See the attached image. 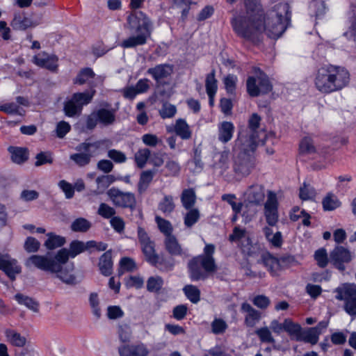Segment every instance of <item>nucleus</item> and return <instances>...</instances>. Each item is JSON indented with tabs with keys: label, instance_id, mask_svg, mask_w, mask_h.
Instances as JSON below:
<instances>
[{
	"label": "nucleus",
	"instance_id": "1",
	"mask_svg": "<svg viewBox=\"0 0 356 356\" xmlns=\"http://www.w3.org/2000/svg\"><path fill=\"white\" fill-rule=\"evenodd\" d=\"M246 15H235L231 24L240 37L253 42L260 41L264 32L268 38L277 39L286 31L291 19L289 6L280 3L264 16L259 0H244Z\"/></svg>",
	"mask_w": 356,
	"mask_h": 356
},
{
	"label": "nucleus",
	"instance_id": "2",
	"mask_svg": "<svg viewBox=\"0 0 356 356\" xmlns=\"http://www.w3.org/2000/svg\"><path fill=\"white\" fill-rule=\"evenodd\" d=\"M350 76L349 72L343 67L325 65L317 70L314 85L321 93L330 94L348 86Z\"/></svg>",
	"mask_w": 356,
	"mask_h": 356
},
{
	"label": "nucleus",
	"instance_id": "3",
	"mask_svg": "<svg viewBox=\"0 0 356 356\" xmlns=\"http://www.w3.org/2000/svg\"><path fill=\"white\" fill-rule=\"evenodd\" d=\"M127 26L131 31L138 34L124 40L120 46L123 48H134L143 45L150 37L152 24L147 15L140 10L133 11L127 17Z\"/></svg>",
	"mask_w": 356,
	"mask_h": 356
},
{
	"label": "nucleus",
	"instance_id": "4",
	"mask_svg": "<svg viewBox=\"0 0 356 356\" xmlns=\"http://www.w3.org/2000/svg\"><path fill=\"white\" fill-rule=\"evenodd\" d=\"M102 144L100 141L82 143L76 147V150L79 152L71 154L70 159L79 167H85L90 163L91 159Z\"/></svg>",
	"mask_w": 356,
	"mask_h": 356
},
{
	"label": "nucleus",
	"instance_id": "5",
	"mask_svg": "<svg viewBox=\"0 0 356 356\" xmlns=\"http://www.w3.org/2000/svg\"><path fill=\"white\" fill-rule=\"evenodd\" d=\"M336 298L344 301V310L350 316L356 317V284L345 283L335 289Z\"/></svg>",
	"mask_w": 356,
	"mask_h": 356
},
{
	"label": "nucleus",
	"instance_id": "6",
	"mask_svg": "<svg viewBox=\"0 0 356 356\" xmlns=\"http://www.w3.org/2000/svg\"><path fill=\"white\" fill-rule=\"evenodd\" d=\"M259 140L254 136V133L247 131L239 132L238 138L234 141L232 149L233 154H253L258 145Z\"/></svg>",
	"mask_w": 356,
	"mask_h": 356
},
{
	"label": "nucleus",
	"instance_id": "7",
	"mask_svg": "<svg viewBox=\"0 0 356 356\" xmlns=\"http://www.w3.org/2000/svg\"><path fill=\"white\" fill-rule=\"evenodd\" d=\"M247 92L251 97L266 94L272 90L268 77L259 71L257 76H250L247 80Z\"/></svg>",
	"mask_w": 356,
	"mask_h": 356
},
{
	"label": "nucleus",
	"instance_id": "8",
	"mask_svg": "<svg viewBox=\"0 0 356 356\" xmlns=\"http://www.w3.org/2000/svg\"><path fill=\"white\" fill-rule=\"evenodd\" d=\"M233 169L236 174L246 177L255 167V158L253 154H233Z\"/></svg>",
	"mask_w": 356,
	"mask_h": 356
},
{
	"label": "nucleus",
	"instance_id": "9",
	"mask_svg": "<svg viewBox=\"0 0 356 356\" xmlns=\"http://www.w3.org/2000/svg\"><path fill=\"white\" fill-rule=\"evenodd\" d=\"M107 195L116 207L132 209L136 205L135 195L132 193L123 192L113 187L107 191Z\"/></svg>",
	"mask_w": 356,
	"mask_h": 356
},
{
	"label": "nucleus",
	"instance_id": "10",
	"mask_svg": "<svg viewBox=\"0 0 356 356\" xmlns=\"http://www.w3.org/2000/svg\"><path fill=\"white\" fill-rule=\"evenodd\" d=\"M278 202L276 194L268 191L267 193V200L264 204V215L267 223L270 226H275L278 221Z\"/></svg>",
	"mask_w": 356,
	"mask_h": 356
},
{
	"label": "nucleus",
	"instance_id": "11",
	"mask_svg": "<svg viewBox=\"0 0 356 356\" xmlns=\"http://www.w3.org/2000/svg\"><path fill=\"white\" fill-rule=\"evenodd\" d=\"M215 252V245L207 244L202 255L194 257L188 264V267H216L213 254Z\"/></svg>",
	"mask_w": 356,
	"mask_h": 356
},
{
	"label": "nucleus",
	"instance_id": "12",
	"mask_svg": "<svg viewBox=\"0 0 356 356\" xmlns=\"http://www.w3.org/2000/svg\"><path fill=\"white\" fill-rule=\"evenodd\" d=\"M355 257L353 252L343 246H336L330 252V263L334 266L349 264Z\"/></svg>",
	"mask_w": 356,
	"mask_h": 356
},
{
	"label": "nucleus",
	"instance_id": "13",
	"mask_svg": "<svg viewBox=\"0 0 356 356\" xmlns=\"http://www.w3.org/2000/svg\"><path fill=\"white\" fill-rule=\"evenodd\" d=\"M262 264L266 267H274L275 266H297L298 265V261L294 257L287 255L282 256L280 259L273 257L268 252L264 253L261 256Z\"/></svg>",
	"mask_w": 356,
	"mask_h": 356
},
{
	"label": "nucleus",
	"instance_id": "14",
	"mask_svg": "<svg viewBox=\"0 0 356 356\" xmlns=\"http://www.w3.org/2000/svg\"><path fill=\"white\" fill-rule=\"evenodd\" d=\"M58 58L55 55H49L44 51L40 52L33 58V62L36 65L55 72L58 68Z\"/></svg>",
	"mask_w": 356,
	"mask_h": 356
},
{
	"label": "nucleus",
	"instance_id": "15",
	"mask_svg": "<svg viewBox=\"0 0 356 356\" xmlns=\"http://www.w3.org/2000/svg\"><path fill=\"white\" fill-rule=\"evenodd\" d=\"M245 196L248 202L255 205H261L263 204L266 196L265 188L261 184H252L247 189Z\"/></svg>",
	"mask_w": 356,
	"mask_h": 356
},
{
	"label": "nucleus",
	"instance_id": "16",
	"mask_svg": "<svg viewBox=\"0 0 356 356\" xmlns=\"http://www.w3.org/2000/svg\"><path fill=\"white\" fill-rule=\"evenodd\" d=\"M118 353L120 356H148L149 353L147 346L141 342L120 346Z\"/></svg>",
	"mask_w": 356,
	"mask_h": 356
},
{
	"label": "nucleus",
	"instance_id": "17",
	"mask_svg": "<svg viewBox=\"0 0 356 356\" xmlns=\"http://www.w3.org/2000/svg\"><path fill=\"white\" fill-rule=\"evenodd\" d=\"M60 279L63 283L67 284H76L78 281L76 276L74 273V268H41Z\"/></svg>",
	"mask_w": 356,
	"mask_h": 356
},
{
	"label": "nucleus",
	"instance_id": "18",
	"mask_svg": "<svg viewBox=\"0 0 356 356\" xmlns=\"http://www.w3.org/2000/svg\"><path fill=\"white\" fill-rule=\"evenodd\" d=\"M173 72V67L169 64H159L154 67L149 68L147 73L152 76V78L159 83L162 79H165L171 75Z\"/></svg>",
	"mask_w": 356,
	"mask_h": 356
},
{
	"label": "nucleus",
	"instance_id": "19",
	"mask_svg": "<svg viewBox=\"0 0 356 356\" xmlns=\"http://www.w3.org/2000/svg\"><path fill=\"white\" fill-rule=\"evenodd\" d=\"M143 254L150 265L154 266L157 264L159 256L155 251V243L151 239L148 241L140 243Z\"/></svg>",
	"mask_w": 356,
	"mask_h": 356
},
{
	"label": "nucleus",
	"instance_id": "20",
	"mask_svg": "<svg viewBox=\"0 0 356 356\" xmlns=\"http://www.w3.org/2000/svg\"><path fill=\"white\" fill-rule=\"evenodd\" d=\"M234 126L232 122L224 121L218 125V140L222 143H228L233 137Z\"/></svg>",
	"mask_w": 356,
	"mask_h": 356
},
{
	"label": "nucleus",
	"instance_id": "21",
	"mask_svg": "<svg viewBox=\"0 0 356 356\" xmlns=\"http://www.w3.org/2000/svg\"><path fill=\"white\" fill-rule=\"evenodd\" d=\"M189 275L192 281L205 280L220 268H188Z\"/></svg>",
	"mask_w": 356,
	"mask_h": 356
},
{
	"label": "nucleus",
	"instance_id": "22",
	"mask_svg": "<svg viewBox=\"0 0 356 356\" xmlns=\"http://www.w3.org/2000/svg\"><path fill=\"white\" fill-rule=\"evenodd\" d=\"M48 253L46 256L33 255L26 262L27 266L35 267H53L54 260Z\"/></svg>",
	"mask_w": 356,
	"mask_h": 356
},
{
	"label": "nucleus",
	"instance_id": "23",
	"mask_svg": "<svg viewBox=\"0 0 356 356\" xmlns=\"http://www.w3.org/2000/svg\"><path fill=\"white\" fill-rule=\"evenodd\" d=\"M95 76V72L90 67H86L81 69L76 78L74 80V83L79 85H83L86 83H88L90 86L91 89H93L96 86V85L93 83L89 82L90 79H92Z\"/></svg>",
	"mask_w": 356,
	"mask_h": 356
},
{
	"label": "nucleus",
	"instance_id": "24",
	"mask_svg": "<svg viewBox=\"0 0 356 356\" xmlns=\"http://www.w3.org/2000/svg\"><path fill=\"white\" fill-rule=\"evenodd\" d=\"M164 245L167 252L173 256L181 255L182 248L175 236L165 237Z\"/></svg>",
	"mask_w": 356,
	"mask_h": 356
},
{
	"label": "nucleus",
	"instance_id": "25",
	"mask_svg": "<svg viewBox=\"0 0 356 356\" xmlns=\"http://www.w3.org/2000/svg\"><path fill=\"white\" fill-rule=\"evenodd\" d=\"M319 332H316V328L308 327L306 330L301 331L300 336L296 339L297 341H304L312 345H315L319 339Z\"/></svg>",
	"mask_w": 356,
	"mask_h": 356
},
{
	"label": "nucleus",
	"instance_id": "26",
	"mask_svg": "<svg viewBox=\"0 0 356 356\" xmlns=\"http://www.w3.org/2000/svg\"><path fill=\"white\" fill-rule=\"evenodd\" d=\"M156 173V170L155 169L147 170L141 172L138 183V190L140 193H143L147 189Z\"/></svg>",
	"mask_w": 356,
	"mask_h": 356
},
{
	"label": "nucleus",
	"instance_id": "27",
	"mask_svg": "<svg viewBox=\"0 0 356 356\" xmlns=\"http://www.w3.org/2000/svg\"><path fill=\"white\" fill-rule=\"evenodd\" d=\"M11 26L15 30H26V29L34 26L35 24L32 20L24 14L15 15L12 21Z\"/></svg>",
	"mask_w": 356,
	"mask_h": 356
},
{
	"label": "nucleus",
	"instance_id": "28",
	"mask_svg": "<svg viewBox=\"0 0 356 356\" xmlns=\"http://www.w3.org/2000/svg\"><path fill=\"white\" fill-rule=\"evenodd\" d=\"M99 122L105 126L111 125L115 121L114 109L100 108L96 112Z\"/></svg>",
	"mask_w": 356,
	"mask_h": 356
},
{
	"label": "nucleus",
	"instance_id": "29",
	"mask_svg": "<svg viewBox=\"0 0 356 356\" xmlns=\"http://www.w3.org/2000/svg\"><path fill=\"white\" fill-rule=\"evenodd\" d=\"M343 35L348 39H355L356 37V6H352L348 13V27Z\"/></svg>",
	"mask_w": 356,
	"mask_h": 356
},
{
	"label": "nucleus",
	"instance_id": "30",
	"mask_svg": "<svg viewBox=\"0 0 356 356\" xmlns=\"http://www.w3.org/2000/svg\"><path fill=\"white\" fill-rule=\"evenodd\" d=\"M96 91L95 89H91L90 91H85L83 92H76L72 96L73 100L80 106L81 110L83 106L88 104L92 101Z\"/></svg>",
	"mask_w": 356,
	"mask_h": 356
},
{
	"label": "nucleus",
	"instance_id": "31",
	"mask_svg": "<svg viewBox=\"0 0 356 356\" xmlns=\"http://www.w3.org/2000/svg\"><path fill=\"white\" fill-rule=\"evenodd\" d=\"M8 151L12 161L15 163L21 164L28 159L29 153L26 148L10 147Z\"/></svg>",
	"mask_w": 356,
	"mask_h": 356
},
{
	"label": "nucleus",
	"instance_id": "32",
	"mask_svg": "<svg viewBox=\"0 0 356 356\" xmlns=\"http://www.w3.org/2000/svg\"><path fill=\"white\" fill-rule=\"evenodd\" d=\"M175 131L183 140H188L191 138L192 132L188 124L184 120L179 119L175 125Z\"/></svg>",
	"mask_w": 356,
	"mask_h": 356
},
{
	"label": "nucleus",
	"instance_id": "33",
	"mask_svg": "<svg viewBox=\"0 0 356 356\" xmlns=\"http://www.w3.org/2000/svg\"><path fill=\"white\" fill-rule=\"evenodd\" d=\"M229 152L228 150L216 154V160L213 163V168L220 169L221 173L224 172L229 168Z\"/></svg>",
	"mask_w": 356,
	"mask_h": 356
},
{
	"label": "nucleus",
	"instance_id": "34",
	"mask_svg": "<svg viewBox=\"0 0 356 356\" xmlns=\"http://www.w3.org/2000/svg\"><path fill=\"white\" fill-rule=\"evenodd\" d=\"M14 298L19 305H25L27 308L35 312L39 311V304L33 298L19 293L15 294Z\"/></svg>",
	"mask_w": 356,
	"mask_h": 356
},
{
	"label": "nucleus",
	"instance_id": "35",
	"mask_svg": "<svg viewBox=\"0 0 356 356\" xmlns=\"http://www.w3.org/2000/svg\"><path fill=\"white\" fill-rule=\"evenodd\" d=\"M63 111L67 117L73 118L80 115L82 110L80 106L71 97L70 99L65 102Z\"/></svg>",
	"mask_w": 356,
	"mask_h": 356
},
{
	"label": "nucleus",
	"instance_id": "36",
	"mask_svg": "<svg viewBox=\"0 0 356 356\" xmlns=\"http://www.w3.org/2000/svg\"><path fill=\"white\" fill-rule=\"evenodd\" d=\"M299 150L302 154H312L319 152V149L314 145V141L310 137H305L300 141Z\"/></svg>",
	"mask_w": 356,
	"mask_h": 356
},
{
	"label": "nucleus",
	"instance_id": "37",
	"mask_svg": "<svg viewBox=\"0 0 356 356\" xmlns=\"http://www.w3.org/2000/svg\"><path fill=\"white\" fill-rule=\"evenodd\" d=\"M48 238L44 243V246L48 250H54L63 246L65 243V238L63 236L56 235L52 232L48 233Z\"/></svg>",
	"mask_w": 356,
	"mask_h": 356
},
{
	"label": "nucleus",
	"instance_id": "38",
	"mask_svg": "<svg viewBox=\"0 0 356 356\" xmlns=\"http://www.w3.org/2000/svg\"><path fill=\"white\" fill-rule=\"evenodd\" d=\"M5 334L8 341L14 346L23 347L25 346L26 342V338L14 330L7 329L5 332Z\"/></svg>",
	"mask_w": 356,
	"mask_h": 356
},
{
	"label": "nucleus",
	"instance_id": "39",
	"mask_svg": "<svg viewBox=\"0 0 356 356\" xmlns=\"http://www.w3.org/2000/svg\"><path fill=\"white\" fill-rule=\"evenodd\" d=\"M92 226L91 222L84 218H78L71 224V229L75 232H86Z\"/></svg>",
	"mask_w": 356,
	"mask_h": 356
},
{
	"label": "nucleus",
	"instance_id": "40",
	"mask_svg": "<svg viewBox=\"0 0 356 356\" xmlns=\"http://www.w3.org/2000/svg\"><path fill=\"white\" fill-rule=\"evenodd\" d=\"M309 9L311 15L316 17L323 16L327 10L325 3L322 0H312L309 4Z\"/></svg>",
	"mask_w": 356,
	"mask_h": 356
},
{
	"label": "nucleus",
	"instance_id": "41",
	"mask_svg": "<svg viewBox=\"0 0 356 356\" xmlns=\"http://www.w3.org/2000/svg\"><path fill=\"white\" fill-rule=\"evenodd\" d=\"M183 291L192 303L196 304L200 300V291L197 286L191 284L186 285Z\"/></svg>",
	"mask_w": 356,
	"mask_h": 356
},
{
	"label": "nucleus",
	"instance_id": "42",
	"mask_svg": "<svg viewBox=\"0 0 356 356\" xmlns=\"http://www.w3.org/2000/svg\"><path fill=\"white\" fill-rule=\"evenodd\" d=\"M181 203L186 209H191L195 202V193L193 189L184 190L181 196Z\"/></svg>",
	"mask_w": 356,
	"mask_h": 356
},
{
	"label": "nucleus",
	"instance_id": "43",
	"mask_svg": "<svg viewBox=\"0 0 356 356\" xmlns=\"http://www.w3.org/2000/svg\"><path fill=\"white\" fill-rule=\"evenodd\" d=\"M155 221L158 225L159 229L164 234L165 237L173 235V227L170 221L159 216L155 217Z\"/></svg>",
	"mask_w": 356,
	"mask_h": 356
},
{
	"label": "nucleus",
	"instance_id": "44",
	"mask_svg": "<svg viewBox=\"0 0 356 356\" xmlns=\"http://www.w3.org/2000/svg\"><path fill=\"white\" fill-rule=\"evenodd\" d=\"M151 156V151L147 148L140 149L135 154L136 163L139 168H143Z\"/></svg>",
	"mask_w": 356,
	"mask_h": 356
},
{
	"label": "nucleus",
	"instance_id": "45",
	"mask_svg": "<svg viewBox=\"0 0 356 356\" xmlns=\"http://www.w3.org/2000/svg\"><path fill=\"white\" fill-rule=\"evenodd\" d=\"M116 180L112 175H101L97 177L96 183L99 193H103L111 184Z\"/></svg>",
	"mask_w": 356,
	"mask_h": 356
},
{
	"label": "nucleus",
	"instance_id": "46",
	"mask_svg": "<svg viewBox=\"0 0 356 356\" xmlns=\"http://www.w3.org/2000/svg\"><path fill=\"white\" fill-rule=\"evenodd\" d=\"M325 211H332L338 208L341 203L337 197L332 193L327 194L322 201Z\"/></svg>",
	"mask_w": 356,
	"mask_h": 356
},
{
	"label": "nucleus",
	"instance_id": "47",
	"mask_svg": "<svg viewBox=\"0 0 356 356\" xmlns=\"http://www.w3.org/2000/svg\"><path fill=\"white\" fill-rule=\"evenodd\" d=\"M163 285V280L159 276L150 277L147 281V289L152 293H159Z\"/></svg>",
	"mask_w": 356,
	"mask_h": 356
},
{
	"label": "nucleus",
	"instance_id": "48",
	"mask_svg": "<svg viewBox=\"0 0 356 356\" xmlns=\"http://www.w3.org/2000/svg\"><path fill=\"white\" fill-rule=\"evenodd\" d=\"M217 79H216V71L212 70L211 72L207 75L205 80V87L207 93H216L218 89Z\"/></svg>",
	"mask_w": 356,
	"mask_h": 356
},
{
	"label": "nucleus",
	"instance_id": "49",
	"mask_svg": "<svg viewBox=\"0 0 356 356\" xmlns=\"http://www.w3.org/2000/svg\"><path fill=\"white\" fill-rule=\"evenodd\" d=\"M284 331L290 336H295L296 339L300 336L302 327L300 324L293 323L291 319L284 320Z\"/></svg>",
	"mask_w": 356,
	"mask_h": 356
},
{
	"label": "nucleus",
	"instance_id": "50",
	"mask_svg": "<svg viewBox=\"0 0 356 356\" xmlns=\"http://www.w3.org/2000/svg\"><path fill=\"white\" fill-rule=\"evenodd\" d=\"M211 332L214 334H221L225 332L228 325L225 320L220 318H215L211 324Z\"/></svg>",
	"mask_w": 356,
	"mask_h": 356
},
{
	"label": "nucleus",
	"instance_id": "51",
	"mask_svg": "<svg viewBox=\"0 0 356 356\" xmlns=\"http://www.w3.org/2000/svg\"><path fill=\"white\" fill-rule=\"evenodd\" d=\"M173 198L170 195H165L159 204V209L165 214H169L175 209Z\"/></svg>",
	"mask_w": 356,
	"mask_h": 356
},
{
	"label": "nucleus",
	"instance_id": "52",
	"mask_svg": "<svg viewBox=\"0 0 356 356\" xmlns=\"http://www.w3.org/2000/svg\"><path fill=\"white\" fill-rule=\"evenodd\" d=\"M68 250L70 253L71 258H74L76 255L86 250V245L83 241L74 240L70 244Z\"/></svg>",
	"mask_w": 356,
	"mask_h": 356
},
{
	"label": "nucleus",
	"instance_id": "53",
	"mask_svg": "<svg viewBox=\"0 0 356 356\" xmlns=\"http://www.w3.org/2000/svg\"><path fill=\"white\" fill-rule=\"evenodd\" d=\"M237 76L234 74H228L223 79L227 92L229 95H234L236 90V86L237 82Z\"/></svg>",
	"mask_w": 356,
	"mask_h": 356
},
{
	"label": "nucleus",
	"instance_id": "54",
	"mask_svg": "<svg viewBox=\"0 0 356 356\" xmlns=\"http://www.w3.org/2000/svg\"><path fill=\"white\" fill-rule=\"evenodd\" d=\"M314 259L319 267H325L330 262V256L325 248H320L314 253Z\"/></svg>",
	"mask_w": 356,
	"mask_h": 356
},
{
	"label": "nucleus",
	"instance_id": "55",
	"mask_svg": "<svg viewBox=\"0 0 356 356\" xmlns=\"http://www.w3.org/2000/svg\"><path fill=\"white\" fill-rule=\"evenodd\" d=\"M200 218V212L197 209H190L184 217V225L191 227L195 224Z\"/></svg>",
	"mask_w": 356,
	"mask_h": 356
},
{
	"label": "nucleus",
	"instance_id": "56",
	"mask_svg": "<svg viewBox=\"0 0 356 356\" xmlns=\"http://www.w3.org/2000/svg\"><path fill=\"white\" fill-rule=\"evenodd\" d=\"M255 334L262 343H273L275 341L270 330L267 327L256 330Z\"/></svg>",
	"mask_w": 356,
	"mask_h": 356
},
{
	"label": "nucleus",
	"instance_id": "57",
	"mask_svg": "<svg viewBox=\"0 0 356 356\" xmlns=\"http://www.w3.org/2000/svg\"><path fill=\"white\" fill-rule=\"evenodd\" d=\"M89 303L92 309L93 315L97 318L101 317V309L99 307V301L97 293H91L89 297Z\"/></svg>",
	"mask_w": 356,
	"mask_h": 356
},
{
	"label": "nucleus",
	"instance_id": "58",
	"mask_svg": "<svg viewBox=\"0 0 356 356\" xmlns=\"http://www.w3.org/2000/svg\"><path fill=\"white\" fill-rule=\"evenodd\" d=\"M316 195L314 187L304 183L303 186L300 188V197L303 200H312Z\"/></svg>",
	"mask_w": 356,
	"mask_h": 356
},
{
	"label": "nucleus",
	"instance_id": "59",
	"mask_svg": "<svg viewBox=\"0 0 356 356\" xmlns=\"http://www.w3.org/2000/svg\"><path fill=\"white\" fill-rule=\"evenodd\" d=\"M222 200L223 201L227 202V203H229L231 205L232 209L234 213H239L241 211L243 204L241 202L238 203L235 201V200H236L235 195L224 194L222 196Z\"/></svg>",
	"mask_w": 356,
	"mask_h": 356
},
{
	"label": "nucleus",
	"instance_id": "60",
	"mask_svg": "<svg viewBox=\"0 0 356 356\" xmlns=\"http://www.w3.org/2000/svg\"><path fill=\"white\" fill-rule=\"evenodd\" d=\"M243 239H246L248 242L250 241L246 235L245 229L235 227L232 234L229 236V240L232 242H238Z\"/></svg>",
	"mask_w": 356,
	"mask_h": 356
},
{
	"label": "nucleus",
	"instance_id": "61",
	"mask_svg": "<svg viewBox=\"0 0 356 356\" xmlns=\"http://www.w3.org/2000/svg\"><path fill=\"white\" fill-rule=\"evenodd\" d=\"M176 107L168 102H165L159 111L161 117L163 119L173 117L176 113Z\"/></svg>",
	"mask_w": 356,
	"mask_h": 356
},
{
	"label": "nucleus",
	"instance_id": "62",
	"mask_svg": "<svg viewBox=\"0 0 356 356\" xmlns=\"http://www.w3.org/2000/svg\"><path fill=\"white\" fill-rule=\"evenodd\" d=\"M35 159V166H40L47 163H52L53 162L51 153L49 152H41L36 155Z\"/></svg>",
	"mask_w": 356,
	"mask_h": 356
},
{
	"label": "nucleus",
	"instance_id": "63",
	"mask_svg": "<svg viewBox=\"0 0 356 356\" xmlns=\"http://www.w3.org/2000/svg\"><path fill=\"white\" fill-rule=\"evenodd\" d=\"M97 213L104 218H110L115 214V210L106 203H101Z\"/></svg>",
	"mask_w": 356,
	"mask_h": 356
},
{
	"label": "nucleus",
	"instance_id": "64",
	"mask_svg": "<svg viewBox=\"0 0 356 356\" xmlns=\"http://www.w3.org/2000/svg\"><path fill=\"white\" fill-rule=\"evenodd\" d=\"M330 338L333 345H343L346 342L347 335L342 331H337L333 332Z\"/></svg>",
	"mask_w": 356,
	"mask_h": 356
}]
</instances>
